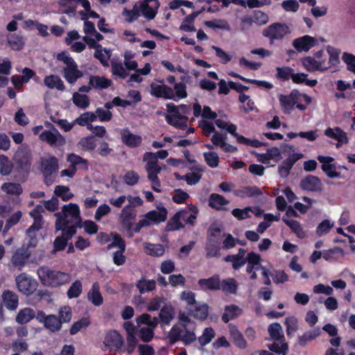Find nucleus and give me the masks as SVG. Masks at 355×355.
<instances>
[{
    "label": "nucleus",
    "instance_id": "f257e3e1",
    "mask_svg": "<svg viewBox=\"0 0 355 355\" xmlns=\"http://www.w3.org/2000/svg\"><path fill=\"white\" fill-rule=\"evenodd\" d=\"M123 329L126 331L127 346L123 347L124 339L123 336L114 329L110 330L106 332L103 344L105 346L114 352H127L128 354H132L136 348L138 340L137 327H136L132 322L127 321L123 324Z\"/></svg>",
    "mask_w": 355,
    "mask_h": 355
},
{
    "label": "nucleus",
    "instance_id": "f03ea898",
    "mask_svg": "<svg viewBox=\"0 0 355 355\" xmlns=\"http://www.w3.org/2000/svg\"><path fill=\"white\" fill-rule=\"evenodd\" d=\"M37 275L44 286L53 288L64 285L68 283L70 279L68 273L53 270L46 266H40L37 269Z\"/></svg>",
    "mask_w": 355,
    "mask_h": 355
},
{
    "label": "nucleus",
    "instance_id": "7ed1b4c3",
    "mask_svg": "<svg viewBox=\"0 0 355 355\" xmlns=\"http://www.w3.org/2000/svg\"><path fill=\"white\" fill-rule=\"evenodd\" d=\"M32 154L28 148H19L13 157V168L19 179H26L31 172Z\"/></svg>",
    "mask_w": 355,
    "mask_h": 355
},
{
    "label": "nucleus",
    "instance_id": "20e7f679",
    "mask_svg": "<svg viewBox=\"0 0 355 355\" xmlns=\"http://www.w3.org/2000/svg\"><path fill=\"white\" fill-rule=\"evenodd\" d=\"M62 216H58L55 223L60 225L63 221L67 222V228L71 226H76V229L82 227L80 209L76 204L69 203L67 205H64L62 207Z\"/></svg>",
    "mask_w": 355,
    "mask_h": 355
},
{
    "label": "nucleus",
    "instance_id": "39448f33",
    "mask_svg": "<svg viewBox=\"0 0 355 355\" xmlns=\"http://www.w3.org/2000/svg\"><path fill=\"white\" fill-rule=\"evenodd\" d=\"M67 222L63 221L60 225L55 223V230L62 231V235L57 236L53 241V252L62 251L68 245V241L76 234V227H66Z\"/></svg>",
    "mask_w": 355,
    "mask_h": 355
},
{
    "label": "nucleus",
    "instance_id": "423d86ee",
    "mask_svg": "<svg viewBox=\"0 0 355 355\" xmlns=\"http://www.w3.org/2000/svg\"><path fill=\"white\" fill-rule=\"evenodd\" d=\"M289 33L287 25L282 23H274L263 29L262 34L270 40V43L275 40H281Z\"/></svg>",
    "mask_w": 355,
    "mask_h": 355
},
{
    "label": "nucleus",
    "instance_id": "0eeeda50",
    "mask_svg": "<svg viewBox=\"0 0 355 355\" xmlns=\"http://www.w3.org/2000/svg\"><path fill=\"white\" fill-rule=\"evenodd\" d=\"M15 280L19 291L27 296L33 294L37 289V282L25 273L19 274Z\"/></svg>",
    "mask_w": 355,
    "mask_h": 355
},
{
    "label": "nucleus",
    "instance_id": "6e6552de",
    "mask_svg": "<svg viewBox=\"0 0 355 355\" xmlns=\"http://www.w3.org/2000/svg\"><path fill=\"white\" fill-rule=\"evenodd\" d=\"M157 82L161 83V85H156L155 83H152L150 85V93L151 96L155 98H162L178 101V99L175 98L174 94L173 89L171 87L164 85V80H157Z\"/></svg>",
    "mask_w": 355,
    "mask_h": 355
},
{
    "label": "nucleus",
    "instance_id": "1a4fd4ad",
    "mask_svg": "<svg viewBox=\"0 0 355 355\" xmlns=\"http://www.w3.org/2000/svg\"><path fill=\"white\" fill-rule=\"evenodd\" d=\"M219 232H220V229L219 227H210L209 228V241L205 245L206 257L207 258H219L220 257V247L219 243L218 241H214L211 239V236H216V233Z\"/></svg>",
    "mask_w": 355,
    "mask_h": 355
},
{
    "label": "nucleus",
    "instance_id": "9d476101",
    "mask_svg": "<svg viewBox=\"0 0 355 355\" xmlns=\"http://www.w3.org/2000/svg\"><path fill=\"white\" fill-rule=\"evenodd\" d=\"M40 139L46 141L51 146H62L66 144L65 138L56 129L54 132L51 130H44L40 135Z\"/></svg>",
    "mask_w": 355,
    "mask_h": 355
},
{
    "label": "nucleus",
    "instance_id": "9b49d317",
    "mask_svg": "<svg viewBox=\"0 0 355 355\" xmlns=\"http://www.w3.org/2000/svg\"><path fill=\"white\" fill-rule=\"evenodd\" d=\"M300 94L297 89H293L289 95L281 94L279 96V103L285 113H291L293 110L295 105L299 99Z\"/></svg>",
    "mask_w": 355,
    "mask_h": 355
},
{
    "label": "nucleus",
    "instance_id": "f8f14e48",
    "mask_svg": "<svg viewBox=\"0 0 355 355\" xmlns=\"http://www.w3.org/2000/svg\"><path fill=\"white\" fill-rule=\"evenodd\" d=\"M137 216V212L135 208L131 207V205H125L121 213L120 220L121 224L127 232L132 230L134 221Z\"/></svg>",
    "mask_w": 355,
    "mask_h": 355
},
{
    "label": "nucleus",
    "instance_id": "ddd939ff",
    "mask_svg": "<svg viewBox=\"0 0 355 355\" xmlns=\"http://www.w3.org/2000/svg\"><path fill=\"white\" fill-rule=\"evenodd\" d=\"M302 153H293L284 159L278 167V173L282 178H286L290 174L294 164L302 157Z\"/></svg>",
    "mask_w": 355,
    "mask_h": 355
},
{
    "label": "nucleus",
    "instance_id": "4468645a",
    "mask_svg": "<svg viewBox=\"0 0 355 355\" xmlns=\"http://www.w3.org/2000/svg\"><path fill=\"white\" fill-rule=\"evenodd\" d=\"M318 44V40L310 35L300 37L293 42V47L298 51H309L312 47Z\"/></svg>",
    "mask_w": 355,
    "mask_h": 355
},
{
    "label": "nucleus",
    "instance_id": "2eb2a0df",
    "mask_svg": "<svg viewBox=\"0 0 355 355\" xmlns=\"http://www.w3.org/2000/svg\"><path fill=\"white\" fill-rule=\"evenodd\" d=\"M158 0H144L140 5L142 15L148 20L153 19L159 7Z\"/></svg>",
    "mask_w": 355,
    "mask_h": 355
},
{
    "label": "nucleus",
    "instance_id": "dca6fc26",
    "mask_svg": "<svg viewBox=\"0 0 355 355\" xmlns=\"http://www.w3.org/2000/svg\"><path fill=\"white\" fill-rule=\"evenodd\" d=\"M301 189L304 191L315 192L322 190L320 179L312 175H308L300 183Z\"/></svg>",
    "mask_w": 355,
    "mask_h": 355
},
{
    "label": "nucleus",
    "instance_id": "f3484780",
    "mask_svg": "<svg viewBox=\"0 0 355 355\" xmlns=\"http://www.w3.org/2000/svg\"><path fill=\"white\" fill-rule=\"evenodd\" d=\"M198 286L204 291H218L220 289V276L215 274L207 279H200L198 280Z\"/></svg>",
    "mask_w": 355,
    "mask_h": 355
},
{
    "label": "nucleus",
    "instance_id": "a211bd4d",
    "mask_svg": "<svg viewBox=\"0 0 355 355\" xmlns=\"http://www.w3.org/2000/svg\"><path fill=\"white\" fill-rule=\"evenodd\" d=\"M42 173L47 175H53L59 170L58 159L55 156L41 157Z\"/></svg>",
    "mask_w": 355,
    "mask_h": 355
},
{
    "label": "nucleus",
    "instance_id": "6ab92c4d",
    "mask_svg": "<svg viewBox=\"0 0 355 355\" xmlns=\"http://www.w3.org/2000/svg\"><path fill=\"white\" fill-rule=\"evenodd\" d=\"M324 135L334 139L338 141L336 147L338 148L341 144H347L349 139L347 133L343 131L340 128L336 127L335 128H328L324 130Z\"/></svg>",
    "mask_w": 355,
    "mask_h": 355
},
{
    "label": "nucleus",
    "instance_id": "aec40b11",
    "mask_svg": "<svg viewBox=\"0 0 355 355\" xmlns=\"http://www.w3.org/2000/svg\"><path fill=\"white\" fill-rule=\"evenodd\" d=\"M230 204V201L224 196L218 193H211L209 196L208 205L216 211H226L227 209L225 206Z\"/></svg>",
    "mask_w": 355,
    "mask_h": 355
},
{
    "label": "nucleus",
    "instance_id": "412c9836",
    "mask_svg": "<svg viewBox=\"0 0 355 355\" xmlns=\"http://www.w3.org/2000/svg\"><path fill=\"white\" fill-rule=\"evenodd\" d=\"M302 64L303 67L310 72L315 71H324L327 68L324 67L325 60H315L311 56H306L302 59Z\"/></svg>",
    "mask_w": 355,
    "mask_h": 355
},
{
    "label": "nucleus",
    "instance_id": "4be33fe9",
    "mask_svg": "<svg viewBox=\"0 0 355 355\" xmlns=\"http://www.w3.org/2000/svg\"><path fill=\"white\" fill-rule=\"evenodd\" d=\"M121 141L129 148H137L142 142V137L132 133L129 130H124L121 132Z\"/></svg>",
    "mask_w": 355,
    "mask_h": 355
},
{
    "label": "nucleus",
    "instance_id": "5701e85b",
    "mask_svg": "<svg viewBox=\"0 0 355 355\" xmlns=\"http://www.w3.org/2000/svg\"><path fill=\"white\" fill-rule=\"evenodd\" d=\"M209 306L207 304L197 303L193 307H191L187 310L189 315L193 318L204 320L207 318Z\"/></svg>",
    "mask_w": 355,
    "mask_h": 355
},
{
    "label": "nucleus",
    "instance_id": "b1692460",
    "mask_svg": "<svg viewBox=\"0 0 355 355\" xmlns=\"http://www.w3.org/2000/svg\"><path fill=\"white\" fill-rule=\"evenodd\" d=\"M2 299L7 309L11 311L17 309L19 304V300L15 293L10 290L4 291L2 294Z\"/></svg>",
    "mask_w": 355,
    "mask_h": 355
},
{
    "label": "nucleus",
    "instance_id": "393cba45",
    "mask_svg": "<svg viewBox=\"0 0 355 355\" xmlns=\"http://www.w3.org/2000/svg\"><path fill=\"white\" fill-rule=\"evenodd\" d=\"M243 313L242 309L236 304H230L225 306V311L222 315V320L225 323L229 322L230 320L237 318Z\"/></svg>",
    "mask_w": 355,
    "mask_h": 355
},
{
    "label": "nucleus",
    "instance_id": "a878e982",
    "mask_svg": "<svg viewBox=\"0 0 355 355\" xmlns=\"http://www.w3.org/2000/svg\"><path fill=\"white\" fill-rule=\"evenodd\" d=\"M112 80L105 76H90L89 85L95 89H105L112 85Z\"/></svg>",
    "mask_w": 355,
    "mask_h": 355
},
{
    "label": "nucleus",
    "instance_id": "bb28decb",
    "mask_svg": "<svg viewBox=\"0 0 355 355\" xmlns=\"http://www.w3.org/2000/svg\"><path fill=\"white\" fill-rule=\"evenodd\" d=\"M175 317V309L171 304H164L159 313V318L161 322L168 325Z\"/></svg>",
    "mask_w": 355,
    "mask_h": 355
},
{
    "label": "nucleus",
    "instance_id": "cd10ccee",
    "mask_svg": "<svg viewBox=\"0 0 355 355\" xmlns=\"http://www.w3.org/2000/svg\"><path fill=\"white\" fill-rule=\"evenodd\" d=\"M87 298L93 305L99 306L103 303V298L100 292V286L98 282H94L87 293Z\"/></svg>",
    "mask_w": 355,
    "mask_h": 355
},
{
    "label": "nucleus",
    "instance_id": "c85d7f7f",
    "mask_svg": "<svg viewBox=\"0 0 355 355\" xmlns=\"http://www.w3.org/2000/svg\"><path fill=\"white\" fill-rule=\"evenodd\" d=\"M30 257V252L27 248L22 247L17 249L12 257V262L15 266H23Z\"/></svg>",
    "mask_w": 355,
    "mask_h": 355
},
{
    "label": "nucleus",
    "instance_id": "c756f323",
    "mask_svg": "<svg viewBox=\"0 0 355 355\" xmlns=\"http://www.w3.org/2000/svg\"><path fill=\"white\" fill-rule=\"evenodd\" d=\"M82 76L83 72L78 69L76 63H74L73 65L67 67L64 69V77L70 84L75 83L76 80Z\"/></svg>",
    "mask_w": 355,
    "mask_h": 355
},
{
    "label": "nucleus",
    "instance_id": "7c9ffc66",
    "mask_svg": "<svg viewBox=\"0 0 355 355\" xmlns=\"http://www.w3.org/2000/svg\"><path fill=\"white\" fill-rule=\"evenodd\" d=\"M234 196L241 198H250L261 196L262 194L261 190L256 186H247L241 189L234 191Z\"/></svg>",
    "mask_w": 355,
    "mask_h": 355
},
{
    "label": "nucleus",
    "instance_id": "2f4dec72",
    "mask_svg": "<svg viewBox=\"0 0 355 355\" xmlns=\"http://www.w3.org/2000/svg\"><path fill=\"white\" fill-rule=\"evenodd\" d=\"M205 8H202V10L199 11H193L191 14L187 16L181 25L180 26V30L187 31V32H195L196 28L193 26V21L204 10Z\"/></svg>",
    "mask_w": 355,
    "mask_h": 355
},
{
    "label": "nucleus",
    "instance_id": "473e14b6",
    "mask_svg": "<svg viewBox=\"0 0 355 355\" xmlns=\"http://www.w3.org/2000/svg\"><path fill=\"white\" fill-rule=\"evenodd\" d=\"M239 288V284L235 279L228 277L220 282V289L225 294H236Z\"/></svg>",
    "mask_w": 355,
    "mask_h": 355
},
{
    "label": "nucleus",
    "instance_id": "72a5a7b5",
    "mask_svg": "<svg viewBox=\"0 0 355 355\" xmlns=\"http://www.w3.org/2000/svg\"><path fill=\"white\" fill-rule=\"evenodd\" d=\"M44 85L49 89L56 88L59 91H64L65 86L60 79V78L56 75L47 76L44 79Z\"/></svg>",
    "mask_w": 355,
    "mask_h": 355
},
{
    "label": "nucleus",
    "instance_id": "f704fd0d",
    "mask_svg": "<svg viewBox=\"0 0 355 355\" xmlns=\"http://www.w3.org/2000/svg\"><path fill=\"white\" fill-rule=\"evenodd\" d=\"M144 248L146 253L152 257H162L165 253V248L163 245L157 243H145Z\"/></svg>",
    "mask_w": 355,
    "mask_h": 355
},
{
    "label": "nucleus",
    "instance_id": "c9c22d12",
    "mask_svg": "<svg viewBox=\"0 0 355 355\" xmlns=\"http://www.w3.org/2000/svg\"><path fill=\"white\" fill-rule=\"evenodd\" d=\"M96 119V116L94 113L91 112H86L80 115L75 120V123L80 126H87L88 130H92L93 125L91 124L92 122Z\"/></svg>",
    "mask_w": 355,
    "mask_h": 355
},
{
    "label": "nucleus",
    "instance_id": "e433bc0d",
    "mask_svg": "<svg viewBox=\"0 0 355 355\" xmlns=\"http://www.w3.org/2000/svg\"><path fill=\"white\" fill-rule=\"evenodd\" d=\"M7 40L10 47L14 51H21L25 45L23 36L16 33L8 35Z\"/></svg>",
    "mask_w": 355,
    "mask_h": 355
},
{
    "label": "nucleus",
    "instance_id": "4c0bfd02",
    "mask_svg": "<svg viewBox=\"0 0 355 355\" xmlns=\"http://www.w3.org/2000/svg\"><path fill=\"white\" fill-rule=\"evenodd\" d=\"M146 216L148 218L150 222L159 223L164 222L167 218V210L164 207L159 208V211L152 210L146 214Z\"/></svg>",
    "mask_w": 355,
    "mask_h": 355
},
{
    "label": "nucleus",
    "instance_id": "58836bf2",
    "mask_svg": "<svg viewBox=\"0 0 355 355\" xmlns=\"http://www.w3.org/2000/svg\"><path fill=\"white\" fill-rule=\"evenodd\" d=\"M136 286L140 294H144L155 289L156 282L154 279H146L145 277H141L137 282Z\"/></svg>",
    "mask_w": 355,
    "mask_h": 355
},
{
    "label": "nucleus",
    "instance_id": "ea45409f",
    "mask_svg": "<svg viewBox=\"0 0 355 355\" xmlns=\"http://www.w3.org/2000/svg\"><path fill=\"white\" fill-rule=\"evenodd\" d=\"M269 335L274 341H285V337L283 334L282 327L278 322H275L269 325L268 329Z\"/></svg>",
    "mask_w": 355,
    "mask_h": 355
},
{
    "label": "nucleus",
    "instance_id": "a19ab883",
    "mask_svg": "<svg viewBox=\"0 0 355 355\" xmlns=\"http://www.w3.org/2000/svg\"><path fill=\"white\" fill-rule=\"evenodd\" d=\"M230 334L236 347L241 349H245L247 347V343L243 334L239 331L236 326L233 325L230 327Z\"/></svg>",
    "mask_w": 355,
    "mask_h": 355
},
{
    "label": "nucleus",
    "instance_id": "79ce46f5",
    "mask_svg": "<svg viewBox=\"0 0 355 355\" xmlns=\"http://www.w3.org/2000/svg\"><path fill=\"white\" fill-rule=\"evenodd\" d=\"M35 316V313L31 308L21 309L16 316V322L21 324L29 322Z\"/></svg>",
    "mask_w": 355,
    "mask_h": 355
},
{
    "label": "nucleus",
    "instance_id": "37998d69",
    "mask_svg": "<svg viewBox=\"0 0 355 355\" xmlns=\"http://www.w3.org/2000/svg\"><path fill=\"white\" fill-rule=\"evenodd\" d=\"M320 334L321 331L319 327L306 331L302 336L299 337L298 343L300 346L304 347L307 344V342L314 340L319 336Z\"/></svg>",
    "mask_w": 355,
    "mask_h": 355
},
{
    "label": "nucleus",
    "instance_id": "c03bdc74",
    "mask_svg": "<svg viewBox=\"0 0 355 355\" xmlns=\"http://www.w3.org/2000/svg\"><path fill=\"white\" fill-rule=\"evenodd\" d=\"M327 51L328 52L329 58L327 66L324 65V67H325V68H327V69H328L332 67L337 66L340 63L339 55H340V51L338 49H336V48L330 46H327Z\"/></svg>",
    "mask_w": 355,
    "mask_h": 355
},
{
    "label": "nucleus",
    "instance_id": "a18cd8bd",
    "mask_svg": "<svg viewBox=\"0 0 355 355\" xmlns=\"http://www.w3.org/2000/svg\"><path fill=\"white\" fill-rule=\"evenodd\" d=\"M228 74L233 78H239L245 83L254 84L259 87H263L266 89H271L272 87V85L271 83L265 80L246 78L234 71H230L228 73Z\"/></svg>",
    "mask_w": 355,
    "mask_h": 355
},
{
    "label": "nucleus",
    "instance_id": "49530a36",
    "mask_svg": "<svg viewBox=\"0 0 355 355\" xmlns=\"http://www.w3.org/2000/svg\"><path fill=\"white\" fill-rule=\"evenodd\" d=\"M44 326L51 332H57L61 329L62 322L58 316L51 314L47 315V320Z\"/></svg>",
    "mask_w": 355,
    "mask_h": 355
},
{
    "label": "nucleus",
    "instance_id": "de8ad7c7",
    "mask_svg": "<svg viewBox=\"0 0 355 355\" xmlns=\"http://www.w3.org/2000/svg\"><path fill=\"white\" fill-rule=\"evenodd\" d=\"M282 220L291 228L292 232L295 234L297 237L303 238L304 236V232L299 221L288 219L286 216L282 217Z\"/></svg>",
    "mask_w": 355,
    "mask_h": 355
},
{
    "label": "nucleus",
    "instance_id": "09e8293b",
    "mask_svg": "<svg viewBox=\"0 0 355 355\" xmlns=\"http://www.w3.org/2000/svg\"><path fill=\"white\" fill-rule=\"evenodd\" d=\"M308 74L304 73H293L292 80L295 84H303L309 87H314L317 85L318 81L315 79L309 80L307 79Z\"/></svg>",
    "mask_w": 355,
    "mask_h": 355
},
{
    "label": "nucleus",
    "instance_id": "8fccbe9b",
    "mask_svg": "<svg viewBox=\"0 0 355 355\" xmlns=\"http://www.w3.org/2000/svg\"><path fill=\"white\" fill-rule=\"evenodd\" d=\"M111 72L113 76H118L121 79L126 78L129 73L121 62H112L111 64Z\"/></svg>",
    "mask_w": 355,
    "mask_h": 355
},
{
    "label": "nucleus",
    "instance_id": "3c124183",
    "mask_svg": "<svg viewBox=\"0 0 355 355\" xmlns=\"http://www.w3.org/2000/svg\"><path fill=\"white\" fill-rule=\"evenodd\" d=\"M1 189L10 195H19L23 191L21 184L15 182H5L2 184Z\"/></svg>",
    "mask_w": 355,
    "mask_h": 355
},
{
    "label": "nucleus",
    "instance_id": "603ef678",
    "mask_svg": "<svg viewBox=\"0 0 355 355\" xmlns=\"http://www.w3.org/2000/svg\"><path fill=\"white\" fill-rule=\"evenodd\" d=\"M90 324L91 322L89 318H82L71 325V327L69 329V333L71 335H75L81 329L88 327Z\"/></svg>",
    "mask_w": 355,
    "mask_h": 355
},
{
    "label": "nucleus",
    "instance_id": "864d4df0",
    "mask_svg": "<svg viewBox=\"0 0 355 355\" xmlns=\"http://www.w3.org/2000/svg\"><path fill=\"white\" fill-rule=\"evenodd\" d=\"M215 331L211 327H207L204 329L202 336L198 337V340L201 347L208 345L215 336Z\"/></svg>",
    "mask_w": 355,
    "mask_h": 355
},
{
    "label": "nucleus",
    "instance_id": "5fc2aeb1",
    "mask_svg": "<svg viewBox=\"0 0 355 355\" xmlns=\"http://www.w3.org/2000/svg\"><path fill=\"white\" fill-rule=\"evenodd\" d=\"M73 103L81 109H85L89 105V98L86 94H80L75 92L72 98Z\"/></svg>",
    "mask_w": 355,
    "mask_h": 355
},
{
    "label": "nucleus",
    "instance_id": "6e6d98bb",
    "mask_svg": "<svg viewBox=\"0 0 355 355\" xmlns=\"http://www.w3.org/2000/svg\"><path fill=\"white\" fill-rule=\"evenodd\" d=\"M183 330V327H180L178 325H174L172 327L168 333V336L170 345H172L175 344L178 341H180Z\"/></svg>",
    "mask_w": 355,
    "mask_h": 355
},
{
    "label": "nucleus",
    "instance_id": "4d7b16f0",
    "mask_svg": "<svg viewBox=\"0 0 355 355\" xmlns=\"http://www.w3.org/2000/svg\"><path fill=\"white\" fill-rule=\"evenodd\" d=\"M166 111L172 116V118L177 120H183L187 121L188 119L187 116L181 114L180 111L179 105L177 106L173 103H169L166 104Z\"/></svg>",
    "mask_w": 355,
    "mask_h": 355
},
{
    "label": "nucleus",
    "instance_id": "13d9d810",
    "mask_svg": "<svg viewBox=\"0 0 355 355\" xmlns=\"http://www.w3.org/2000/svg\"><path fill=\"white\" fill-rule=\"evenodd\" d=\"M166 298L163 296L156 295L155 297L150 299L147 303L146 309L148 311H158L162 304H165Z\"/></svg>",
    "mask_w": 355,
    "mask_h": 355
},
{
    "label": "nucleus",
    "instance_id": "bf43d9fd",
    "mask_svg": "<svg viewBox=\"0 0 355 355\" xmlns=\"http://www.w3.org/2000/svg\"><path fill=\"white\" fill-rule=\"evenodd\" d=\"M67 161L71 164L70 166L77 167V166L82 164L83 165V168L87 169V160L75 153L69 154L67 155Z\"/></svg>",
    "mask_w": 355,
    "mask_h": 355
},
{
    "label": "nucleus",
    "instance_id": "052dcab7",
    "mask_svg": "<svg viewBox=\"0 0 355 355\" xmlns=\"http://www.w3.org/2000/svg\"><path fill=\"white\" fill-rule=\"evenodd\" d=\"M83 290L82 283L80 280H76L71 284L67 291V297L69 299L76 298L80 296Z\"/></svg>",
    "mask_w": 355,
    "mask_h": 355
},
{
    "label": "nucleus",
    "instance_id": "680f3d73",
    "mask_svg": "<svg viewBox=\"0 0 355 355\" xmlns=\"http://www.w3.org/2000/svg\"><path fill=\"white\" fill-rule=\"evenodd\" d=\"M13 167L8 159V157L4 155H0V173L2 175H8Z\"/></svg>",
    "mask_w": 355,
    "mask_h": 355
},
{
    "label": "nucleus",
    "instance_id": "e2e57ef3",
    "mask_svg": "<svg viewBox=\"0 0 355 355\" xmlns=\"http://www.w3.org/2000/svg\"><path fill=\"white\" fill-rule=\"evenodd\" d=\"M180 300L186 302L187 310L198 303L196 300V295L192 291H182L180 294Z\"/></svg>",
    "mask_w": 355,
    "mask_h": 355
},
{
    "label": "nucleus",
    "instance_id": "0e129e2a",
    "mask_svg": "<svg viewBox=\"0 0 355 355\" xmlns=\"http://www.w3.org/2000/svg\"><path fill=\"white\" fill-rule=\"evenodd\" d=\"M54 193L57 196L60 197L63 201H67L73 196V193H69V188L63 185L56 186Z\"/></svg>",
    "mask_w": 355,
    "mask_h": 355
},
{
    "label": "nucleus",
    "instance_id": "69168bd1",
    "mask_svg": "<svg viewBox=\"0 0 355 355\" xmlns=\"http://www.w3.org/2000/svg\"><path fill=\"white\" fill-rule=\"evenodd\" d=\"M179 216L175 214L171 218L168 220L166 225V232H172L184 227V225L181 223Z\"/></svg>",
    "mask_w": 355,
    "mask_h": 355
},
{
    "label": "nucleus",
    "instance_id": "338daca9",
    "mask_svg": "<svg viewBox=\"0 0 355 355\" xmlns=\"http://www.w3.org/2000/svg\"><path fill=\"white\" fill-rule=\"evenodd\" d=\"M184 330L180 341L184 345H189L196 340V336L193 331H190L187 328L186 324L182 325Z\"/></svg>",
    "mask_w": 355,
    "mask_h": 355
},
{
    "label": "nucleus",
    "instance_id": "774afa93",
    "mask_svg": "<svg viewBox=\"0 0 355 355\" xmlns=\"http://www.w3.org/2000/svg\"><path fill=\"white\" fill-rule=\"evenodd\" d=\"M203 156L207 164L211 168H216L218 166L219 157L216 152H205L204 153Z\"/></svg>",
    "mask_w": 355,
    "mask_h": 355
}]
</instances>
